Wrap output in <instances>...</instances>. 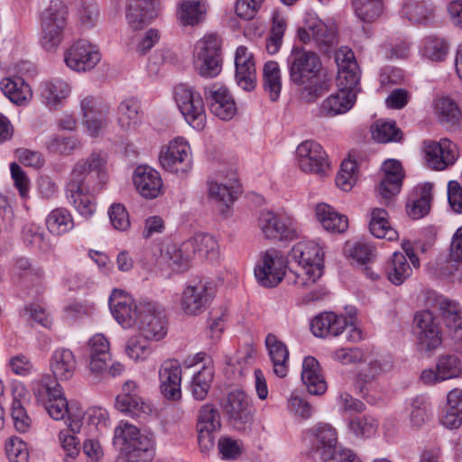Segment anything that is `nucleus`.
<instances>
[{"mask_svg": "<svg viewBox=\"0 0 462 462\" xmlns=\"http://www.w3.org/2000/svg\"><path fill=\"white\" fill-rule=\"evenodd\" d=\"M372 134L374 140L383 143L399 142L402 138V132L396 126L394 121L378 120Z\"/></svg>", "mask_w": 462, "mask_h": 462, "instance_id": "59", "label": "nucleus"}, {"mask_svg": "<svg viewBox=\"0 0 462 462\" xmlns=\"http://www.w3.org/2000/svg\"><path fill=\"white\" fill-rule=\"evenodd\" d=\"M285 266L277 252H266L263 260V265L254 269V276L260 286L275 287L284 277L288 278Z\"/></svg>", "mask_w": 462, "mask_h": 462, "instance_id": "20", "label": "nucleus"}, {"mask_svg": "<svg viewBox=\"0 0 462 462\" xmlns=\"http://www.w3.org/2000/svg\"><path fill=\"white\" fill-rule=\"evenodd\" d=\"M263 88L269 94L271 101H276L281 93V71L277 62L267 61L263 69Z\"/></svg>", "mask_w": 462, "mask_h": 462, "instance_id": "52", "label": "nucleus"}, {"mask_svg": "<svg viewBox=\"0 0 462 462\" xmlns=\"http://www.w3.org/2000/svg\"><path fill=\"white\" fill-rule=\"evenodd\" d=\"M356 15L365 23H373L383 13V0H352Z\"/></svg>", "mask_w": 462, "mask_h": 462, "instance_id": "56", "label": "nucleus"}, {"mask_svg": "<svg viewBox=\"0 0 462 462\" xmlns=\"http://www.w3.org/2000/svg\"><path fill=\"white\" fill-rule=\"evenodd\" d=\"M402 14L412 23H423L431 17L432 9L424 1L406 0Z\"/></svg>", "mask_w": 462, "mask_h": 462, "instance_id": "57", "label": "nucleus"}, {"mask_svg": "<svg viewBox=\"0 0 462 462\" xmlns=\"http://www.w3.org/2000/svg\"><path fill=\"white\" fill-rule=\"evenodd\" d=\"M50 368L56 380L69 381L77 369V359L74 353L65 347L55 349L50 358Z\"/></svg>", "mask_w": 462, "mask_h": 462, "instance_id": "24", "label": "nucleus"}, {"mask_svg": "<svg viewBox=\"0 0 462 462\" xmlns=\"http://www.w3.org/2000/svg\"><path fill=\"white\" fill-rule=\"evenodd\" d=\"M156 0H129L126 18L130 26L138 30L156 16Z\"/></svg>", "mask_w": 462, "mask_h": 462, "instance_id": "33", "label": "nucleus"}, {"mask_svg": "<svg viewBox=\"0 0 462 462\" xmlns=\"http://www.w3.org/2000/svg\"><path fill=\"white\" fill-rule=\"evenodd\" d=\"M316 216L324 229L331 233L343 234L348 228V218L326 203L316 207Z\"/></svg>", "mask_w": 462, "mask_h": 462, "instance_id": "37", "label": "nucleus"}, {"mask_svg": "<svg viewBox=\"0 0 462 462\" xmlns=\"http://www.w3.org/2000/svg\"><path fill=\"white\" fill-rule=\"evenodd\" d=\"M48 414L55 420H63L66 416L69 422L72 421V414L80 413V420H83L85 411L75 404H69L68 401L60 393V396L54 397L43 404Z\"/></svg>", "mask_w": 462, "mask_h": 462, "instance_id": "45", "label": "nucleus"}, {"mask_svg": "<svg viewBox=\"0 0 462 462\" xmlns=\"http://www.w3.org/2000/svg\"><path fill=\"white\" fill-rule=\"evenodd\" d=\"M206 13V6L200 1L184 0L180 5L177 18L183 26H196L204 21Z\"/></svg>", "mask_w": 462, "mask_h": 462, "instance_id": "42", "label": "nucleus"}, {"mask_svg": "<svg viewBox=\"0 0 462 462\" xmlns=\"http://www.w3.org/2000/svg\"><path fill=\"white\" fill-rule=\"evenodd\" d=\"M301 381L312 395H321L327 391V383L319 361L311 356L302 361Z\"/></svg>", "mask_w": 462, "mask_h": 462, "instance_id": "27", "label": "nucleus"}, {"mask_svg": "<svg viewBox=\"0 0 462 462\" xmlns=\"http://www.w3.org/2000/svg\"><path fill=\"white\" fill-rule=\"evenodd\" d=\"M217 242L211 235L198 233L183 243V251L187 256L198 254L201 257L215 255Z\"/></svg>", "mask_w": 462, "mask_h": 462, "instance_id": "40", "label": "nucleus"}, {"mask_svg": "<svg viewBox=\"0 0 462 462\" xmlns=\"http://www.w3.org/2000/svg\"><path fill=\"white\" fill-rule=\"evenodd\" d=\"M289 256L302 266L303 274L312 282L321 275V252L313 242H299L291 248Z\"/></svg>", "mask_w": 462, "mask_h": 462, "instance_id": "11", "label": "nucleus"}, {"mask_svg": "<svg viewBox=\"0 0 462 462\" xmlns=\"http://www.w3.org/2000/svg\"><path fill=\"white\" fill-rule=\"evenodd\" d=\"M133 181L138 192L145 199H155L162 192V178L157 171L149 166L139 165L136 167Z\"/></svg>", "mask_w": 462, "mask_h": 462, "instance_id": "22", "label": "nucleus"}, {"mask_svg": "<svg viewBox=\"0 0 462 462\" xmlns=\"http://www.w3.org/2000/svg\"><path fill=\"white\" fill-rule=\"evenodd\" d=\"M433 185L425 183L420 191L418 198L410 199L406 204L408 216L412 219H420L425 217L430 210L431 191Z\"/></svg>", "mask_w": 462, "mask_h": 462, "instance_id": "49", "label": "nucleus"}, {"mask_svg": "<svg viewBox=\"0 0 462 462\" xmlns=\"http://www.w3.org/2000/svg\"><path fill=\"white\" fill-rule=\"evenodd\" d=\"M195 67L200 76L213 78L221 71V40L215 34L206 35L196 44Z\"/></svg>", "mask_w": 462, "mask_h": 462, "instance_id": "6", "label": "nucleus"}, {"mask_svg": "<svg viewBox=\"0 0 462 462\" xmlns=\"http://www.w3.org/2000/svg\"><path fill=\"white\" fill-rule=\"evenodd\" d=\"M356 181V162L353 160H344L336 178V184L344 191L350 190Z\"/></svg>", "mask_w": 462, "mask_h": 462, "instance_id": "63", "label": "nucleus"}, {"mask_svg": "<svg viewBox=\"0 0 462 462\" xmlns=\"http://www.w3.org/2000/svg\"><path fill=\"white\" fill-rule=\"evenodd\" d=\"M440 424L448 430L462 426V389L453 388L447 393L446 404L440 417Z\"/></svg>", "mask_w": 462, "mask_h": 462, "instance_id": "30", "label": "nucleus"}, {"mask_svg": "<svg viewBox=\"0 0 462 462\" xmlns=\"http://www.w3.org/2000/svg\"><path fill=\"white\" fill-rule=\"evenodd\" d=\"M160 391L170 401L181 398V366L178 360L164 361L159 370Z\"/></svg>", "mask_w": 462, "mask_h": 462, "instance_id": "17", "label": "nucleus"}, {"mask_svg": "<svg viewBox=\"0 0 462 462\" xmlns=\"http://www.w3.org/2000/svg\"><path fill=\"white\" fill-rule=\"evenodd\" d=\"M70 91L67 82L60 79L46 81L42 84V95L51 109H56Z\"/></svg>", "mask_w": 462, "mask_h": 462, "instance_id": "50", "label": "nucleus"}, {"mask_svg": "<svg viewBox=\"0 0 462 462\" xmlns=\"http://www.w3.org/2000/svg\"><path fill=\"white\" fill-rule=\"evenodd\" d=\"M32 391L37 401L43 405L54 397L60 396L62 388L58 380L50 374H44L32 382Z\"/></svg>", "mask_w": 462, "mask_h": 462, "instance_id": "44", "label": "nucleus"}, {"mask_svg": "<svg viewBox=\"0 0 462 462\" xmlns=\"http://www.w3.org/2000/svg\"><path fill=\"white\" fill-rule=\"evenodd\" d=\"M408 425L412 430L421 429L431 417V404L425 395H416L405 401Z\"/></svg>", "mask_w": 462, "mask_h": 462, "instance_id": "29", "label": "nucleus"}, {"mask_svg": "<svg viewBox=\"0 0 462 462\" xmlns=\"http://www.w3.org/2000/svg\"><path fill=\"white\" fill-rule=\"evenodd\" d=\"M81 109L88 130L91 135H97L106 125L108 107L93 97H86L81 101Z\"/></svg>", "mask_w": 462, "mask_h": 462, "instance_id": "31", "label": "nucleus"}, {"mask_svg": "<svg viewBox=\"0 0 462 462\" xmlns=\"http://www.w3.org/2000/svg\"><path fill=\"white\" fill-rule=\"evenodd\" d=\"M212 299L208 291H182L179 305L184 315L197 317L207 310Z\"/></svg>", "mask_w": 462, "mask_h": 462, "instance_id": "34", "label": "nucleus"}, {"mask_svg": "<svg viewBox=\"0 0 462 462\" xmlns=\"http://www.w3.org/2000/svg\"><path fill=\"white\" fill-rule=\"evenodd\" d=\"M288 65L291 81L303 87L300 93L303 101L312 102L328 91L329 80L320 76L322 64L315 52L293 48Z\"/></svg>", "mask_w": 462, "mask_h": 462, "instance_id": "1", "label": "nucleus"}, {"mask_svg": "<svg viewBox=\"0 0 462 462\" xmlns=\"http://www.w3.org/2000/svg\"><path fill=\"white\" fill-rule=\"evenodd\" d=\"M435 113L439 123L443 125H456L461 117V112L457 103L448 97H439L435 101Z\"/></svg>", "mask_w": 462, "mask_h": 462, "instance_id": "51", "label": "nucleus"}, {"mask_svg": "<svg viewBox=\"0 0 462 462\" xmlns=\"http://www.w3.org/2000/svg\"><path fill=\"white\" fill-rule=\"evenodd\" d=\"M198 442L201 452L208 453L215 444V434L221 427L218 410L210 403L201 406L197 420Z\"/></svg>", "mask_w": 462, "mask_h": 462, "instance_id": "8", "label": "nucleus"}, {"mask_svg": "<svg viewBox=\"0 0 462 462\" xmlns=\"http://www.w3.org/2000/svg\"><path fill=\"white\" fill-rule=\"evenodd\" d=\"M142 121V111L140 103L134 98H128L120 103L118 106L119 126L124 131L135 129Z\"/></svg>", "mask_w": 462, "mask_h": 462, "instance_id": "41", "label": "nucleus"}, {"mask_svg": "<svg viewBox=\"0 0 462 462\" xmlns=\"http://www.w3.org/2000/svg\"><path fill=\"white\" fill-rule=\"evenodd\" d=\"M261 229L267 239H291L293 231L287 226L284 218L273 211L261 215Z\"/></svg>", "mask_w": 462, "mask_h": 462, "instance_id": "35", "label": "nucleus"}, {"mask_svg": "<svg viewBox=\"0 0 462 462\" xmlns=\"http://www.w3.org/2000/svg\"><path fill=\"white\" fill-rule=\"evenodd\" d=\"M433 305L440 310L446 326L462 336V308L455 300H451L442 295L434 297Z\"/></svg>", "mask_w": 462, "mask_h": 462, "instance_id": "36", "label": "nucleus"}, {"mask_svg": "<svg viewBox=\"0 0 462 462\" xmlns=\"http://www.w3.org/2000/svg\"><path fill=\"white\" fill-rule=\"evenodd\" d=\"M354 94L339 90L325 99L321 105L320 112L325 116H334L348 111L354 104Z\"/></svg>", "mask_w": 462, "mask_h": 462, "instance_id": "46", "label": "nucleus"}, {"mask_svg": "<svg viewBox=\"0 0 462 462\" xmlns=\"http://www.w3.org/2000/svg\"><path fill=\"white\" fill-rule=\"evenodd\" d=\"M148 300L135 301L134 297L127 291H112L108 305L115 319L124 328H129L134 326L137 317V309L144 305Z\"/></svg>", "mask_w": 462, "mask_h": 462, "instance_id": "10", "label": "nucleus"}, {"mask_svg": "<svg viewBox=\"0 0 462 462\" xmlns=\"http://www.w3.org/2000/svg\"><path fill=\"white\" fill-rule=\"evenodd\" d=\"M379 422L371 415L355 416L348 420L347 430L357 439L373 438L378 431Z\"/></svg>", "mask_w": 462, "mask_h": 462, "instance_id": "48", "label": "nucleus"}, {"mask_svg": "<svg viewBox=\"0 0 462 462\" xmlns=\"http://www.w3.org/2000/svg\"><path fill=\"white\" fill-rule=\"evenodd\" d=\"M382 170L383 178L380 181L378 192L387 204L393 197L400 192L404 172L401 162L394 159L386 160Z\"/></svg>", "mask_w": 462, "mask_h": 462, "instance_id": "21", "label": "nucleus"}, {"mask_svg": "<svg viewBox=\"0 0 462 462\" xmlns=\"http://www.w3.org/2000/svg\"><path fill=\"white\" fill-rule=\"evenodd\" d=\"M214 377V370L210 365H203L196 373L190 382V392L194 399L203 401L208 393Z\"/></svg>", "mask_w": 462, "mask_h": 462, "instance_id": "55", "label": "nucleus"}, {"mask_svg": "<svg viewBox=\"0 0 462 462\" xmlns=\"http://www.w3.org/2000/svg\"><path fill=\"white\" fill-rule=\"evenodd\" d=\"M46 226L51 233L60 236L74 227V221L68 209L58 208L51 210L47 216Z\"/></svg>", "mask_w": 462, "mask_h": 462, "instance_id": "53", "label": "nucleus"}, {"mask_svg": "<svg viewBox=\"0 0 462 462\" xmlns=\"http://www.w3.org/2000/svg\"><path fill=\"white\" fill-rule=\"evenodd\" d=\"M462 374V362L456 355L440 356L435 368L424 369L420 380L426 385H434L441 382L457 378Z\"/></svg>", "mask_w": 462, "mask_h": 462, "instance_id": "12", "label": "nucleus"}, {"mask_svg": "<svg viewBox=\"0 0 462 462\" xmlns=\"http://www.w3.org/2000/svg\"><path fill=\"white\" fill-rule=\"evenodd\" d=\"M222 409L228 418L236 424H245L253 416L254 409L251 398L242 390L231 391Z\"/></svg>", "mask_w": 462, "mask_h": 462, "instance_id": "18", "label": "nucleus"}, {"mask_svg": "<svg viewBox=\"0 0 462 462\" xmlns=\"http://www.w3.org/2000/svg\"><path fill=\"white\" fill-rule=\"evenodd\" d=\"M104 164L105 160L100 153H91L86 160L76 162L66 184L65 195L69 204L85 217L92 216L96 208L90 194L88 178L92 173L100 176Z\"/></svg>", "mask_w": 462, "mask_h": 462, "instance_id": "2", "label": "nucleus"}, {"mask_svg": "<svg viewBox=\"0 0 462 462\" xmlns=\"http://www.w3.org/2000/svg\"><path fill=\"white\" fill-rule=\"evenodd\" d=\"M416 340L419 350L430 353L438 349L443 341L441 328H436L428 332H416Z\"/></svg>", "mask_w": 462, "mask_h": 462, "instance_id": "64", "label": "nucleus"}, {"mask_svg": "<svg viewBox=\"0 0 462 462\" xmlns=\"http://www.w3.org/2000/svg\"><path fill=\"white\" fill-rule=\"evenodd\" d=\"M67 7L61 0H51L42 14V46L51 51L62 40Z\"/></svg>", "mask_w": 462, "mask_h": 462, "instance_id": "4", "label": "nucleus"}, {"mask_svg": "<svg viewBox=\"0 0 462 462\" xmlns=\"http://www.w3.org/2000/svg\"><path fill=\"white\" fill-rule=\"evenodd\" d=\"M312 39L319 49L328 53L329 49L337 45L336 29L333 26H328L322 22H315L310 26Z\"/></svg>", "mask_w": 462, "mask_h": 462, "instance_id": "54", "label": "nucleus"}, {"mask_svg": "<svg viewBox=\"0 0 462 462\" xmlns=\"http://www.w3.org/2000/svg\"><path fill=\"white\" fill-rule=\"evenodd\" d=\"M88 356V367L91 373L100 374L106 371L111 355L109 342L103 334H96L89 339Z\"/></svg>", "mask_w": 462, "mask_h": 462, "instance_id": "26", "label": "nucleus"}, {"mask_svg": "<svg viewBox=\"0 0 462 462\" xmlns=\"http://www.w3.org/2000/svg\"><path fill=\"white\" fill-rule=\"evenodd\" d=\"M308 435L312 456L322 462L331 461L337 443L336 429L328 423H319L309 430Z\"/></svg>", "mask_w": 462, "mask_h": 462, "instance_id": "9", "label": "nucleus"}, {"mask_svg": "<svg viewBox=\"0 0 462 462\" xmlns=\"http://www.w3.org/2000/svg\"><path fill=\"white\" fill-rule=\"evenodd\" d=\"M149 340L134 337L128 339L125 346V354L134 361H144L152 353L153 349Z\"/></svg>", "mask_w": 462, "mask_h": 462, "instance_id": "61", "label": "nucleus"}, {"mask_svg": "<svg viewBox=\"0 0 462 462\" xmlns=\"http://www.w3.org/2000/svg\"><path fill=\"white\" fill-rule=\"evenodd\" d=\"M392 366L393 361L390 357L374 359L370 362L367 370H363L357 374L356 387L363 397L367 398L369 391L367 385L374 380L375 376L389 371Z\"/></svg>", "mask_w": 462, "mask_h": 462, "instance_id": "39", "label": "nucleus"}, {"mask_svg": "<svg viewBox=\"0 0 462 462\" xmlns=\"http://www.w3.org/2000/svg\"><path fill=\"white\" fill-rule=\"evenodd\" d=\"M152 445L153 440L143 439L138 447L120 452L116 462H150Z\"/></svg>", "mask_w": 462, "mask_h": 462, "instance_id": "60", "label": "nucleus"}, {"mask_svg": "<svg viewBox=\"0 0 462 462\" xmlns=\"http://www.w3.org/2000/svg\"><path fill=\"white\" fill-rule=\"evenodd\" d=\"M100 59L101 55L96 46L86 40L76 42L64 55L67 66L76 71L92 69Z\"/></svg>", "mask_w": 462, "mask_h": 462, "instance_id": "13", "label": "nucleus"}, {"mask_svg": "<svg viewBox=\"0 0 462 462\" xmlns=\"http://www.w3.org/2000/svg\"><path fill=\"white\" fill-rule=\"evenodd\" d=\"M143 439L153 440L152 436L141 434L139 429L128 421L120 420L115 428L113 444L120 452L138 447Z\"/></svg>", "mask_w": 462, "mask_h": 462, "instance_id": "32", "label": "nucleus"}, {"mask_svg": "<svg viewBox=\"0 0 462 462\" xmlns=\"http://www.w3.org/2000/svg\"><path fill=\"white\" fill-rule=\"evenodd\" d=\"M424 145L426 160L433 170H444L453 164L458 157L457 144L448 139H441L439 143L428 141L424 143Z\"/></svg>", "mask_w": 462, "mask_h": 462, "instance_id": "16", "label": "nucleus"}, {"mask_svg": "<svg viewBox=\"0 0 462 462\" xmlns=\"http://www.w3.org/2000/svg\"><path fill=\"white\" fill-rule=\"evenodd\" d=\"M411 274L406 256L400 252L393 254L392 266L387 272L388 280L395 286L401 285Z\"/></svg>", "mask_w": 462, "mask_h": 462, "instance_id": "58", "label": "nucleus"}, {"mask_svg": "<svg viewBox=\"0 0 462 462\" xmlns=\"http://www.w3.org/2000/svg\"><path fill=\"white\" fill-rule=\"evenodd\" d=\"M4 94L16 105H22L32 97L30 86L21 77L5 78L1 83Z\"/></svg>", "mask_w": 462, "mask_h": 462, "instance_id": "43", "label": "nucleus"}, {"mask_svg": "<svg viewBox=\"0 0 462 462\" xmlns=\"http://www.w3.org/2000/svg\"><path fill=\"white\" fill-rule=\"evenodd\" d=\"M116 407L131 417L138 418L152 411V405L139 395L138 386L134 381L124 383L122 393L116 398Z\"/></svg>", "mask_w": 462, "mask_h": 462, "instance_id": "14", "label": "nucleus"}, {"mask_svg": "<svg viewBox=\"0 0 462 462\" xmlns=\"http://www.w3.org/2000/svg\"><path fill=\"white\" fill-rule=\"evenodd\" d=\"M300 169L306 173L324 176L329 170L328 155L323 147L313 140H306L296 149Z\"/></svg>", "mask_w": 462, "mask_h": 462, "instance_id": "7", "label": "nucleus"}, {"mask_svg": "<svg viewBox=\"0 0 462 462\" xmlns=\"http://www.w3.org/2000/svg\"><path fill=\"white\" fill-rule=\"evenodd\" d=\"M208 102L210 111L222 120L231 119L236 112L235 101L226 88L211 91Z\"/></svg>", "mask_w": 462, "mask_h": 462, "instance_id": "38", "label": "nucleus"}, {"mask_svg": "<svg viewBox=\"0 0 462 462\" xmlns=\"http://www.w3.org/2000/svg\"><path fill=\"white\" fill-rule=\"evenodd\" d=\"M71 416L72 421L68 423L66 429L60 430L58 435L59 442L65 453V462H73L79 454L80 441L77 434L81 430L82 420L79 412Z\"/></svg>", "mask_w": 462, "mask_h": 462, "instance_id": "25", "label": "nucleus"}, {"mask_svg": "<svg viewBox=\"0 0 462 462\" xmlns=\"http://www.w3.org/2000/svg\"><path fill=\"white\" fill-rule=\"evenodd\" d=\"M345 315L334 311H323L310 321V330L317 337H337L348 327Z\"/></svg>", "mask_w": 462, "mask_h": 462, "instance_id": "19", "label": "nucleus"}, {"mask_svg": "<svg viewBox=\"0 0 462 462\" xmlns=\"http://www.w3.org/2000/svg\"><path fill=\"white\" fill-rule=\"evenodd\" d=\"M137 310L134 325L138 328L142 337L150 341L163 339L168 332V324L162 306L148 300Z\"/></svg>", "mask_w": 462, "mask_h": 462, "instance_id": "3", "label": "nucleus"}, {"mask_svg": "<svg viewBox=\"0 0 462 462\" xmlns=\"http://www.w3.org/2000/svg\"><path fill=\"white\" fill-rule=\"evenodd\" d=\"M452 263H458L456 267V273H449L453 281L462 280V226L459 227L453 236L449 249L448 264L453 267Z\"/></svg>", "mask_w": 462, "mask_h": 462, "instance_id": "62", "label": "nucleus"}, {"mask_svg": "<svg viewBox=\"0 0 462 462\" xmlns=\"http://www.w3.org/2000/svg\"><path fill=\"white\" fill-rule=\"evenodd\" d=\"M371 234L377 238H386L393 241L398 238V233L391 227L388 222V213L383 208H374L369 223Z\"/></svg>", "mask_w": 462, "mask_h": 462, "instance_id": "47", "label": "nucleus"}, {"mask_svg": "<svg viewBox=\"0 0 462 462\" xmlns=\"http://www.w3.org/2000/svg\"><path fill=\"white\" fill-rule=\"evenodd\" d=\"M174 99L186 122L198 131L203 130L207 119L200 94L186 85L180 84L175 88Z\"/></svg>", "mask_w": 462, "mask_h": 462, "instance_id": "5", "label": "nucleus"}, {"mask_svg": "<svg viewBox=\"0 0 462 462\" xmlns=\"http://www.w3.org/2000/svg\"><path fill=\"white\" fill-rule=\"evenodd\" d=\"M236 79L239 87L246 91L254 88L256 82V71L253 55L247 48L239 46L236 51Z\"/></svg>", "mask_w": 462, "mask_h": 462, "instance_id": "23", "label": "nucleus"}, {"mask_svg": "<svg viewBox=\"0 0 462 462\" xmlns=\"http://www.w3.org/2000/svg\"><path fill=\"white\" fill-rule=\"evenodd\" d=\"M160 162L166 171L176 174L189 171L190 154L188 143L182 139L171 142L167 149L161 152Z\"/></svg>", "mask_w": 462, "mask_h": 462, "instance_id": "15", "label": "nucleus"}, {"mask_svg": "<svg viewBox=\"0 0 462 462\" xmlns=\"http://www.w3.org/2000/svg\"><path fill=\"white\" fill-rule=\"evenodd\" d=\"M265 346L273 364V374L283 378L289 371V350L287 346L274 334L269 333L265 337Z\"/></svg>", "mask_w": 462, "mask_h": 462, "instance_id": "28", "label": "nucleus"}]
</instances>
